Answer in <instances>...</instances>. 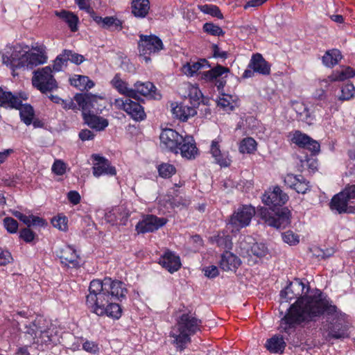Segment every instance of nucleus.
Here are the masks:
<instances>
[{
	"instance_id": "obj_39",
	"label": "nucleus",
	"mask_w": 355,
	"mask_h": 355,
	"mask_svg": "<svg viewBox=\"0 0 355 355\" xmlns=\"http://www.w3.org/2000/svg\"><path fill=\"white\" fill-rule=\"evenodd\" d=\"M19 110L20 118L21 121L26 125L31 124L34 117V110L29 104H22L17 108Z\"/></svg>"
},
{
	"instance_id": "obj_61",
	"label": "nucleus",
	"mask_w": 355,
	"mask_h": 355,
	"mask_svg": "<svg viewBox=\"0 0 355 355\" xmlns=\"http://www.w3.org/2000/svg\"><path fill=\"white\" fill-rule=\"evenodd\" d=\"M213 56L216 58H222L223 60L227 58L228 53L225 51H223L217 44H213L211 46Z\"/></svg>"
},
{
	"instance_id": "obj_50",
	"label": "nucleus",
	"mask_w": 355,
	"mask_h": 355,
	"mask_svg": "<svg viewBox=\"0 0 355 355\" xmlns=\"http://www.w3.org/2000/svg\"><path fill=\"white\" fill-rule=\"evenodd\" d=\"M111 26H114L116 30L120 31L122 29V21L116 17L112 16L104 17L102 27L104 28H109Z\"/></svg>"
},
{
	"instance_id": "obj_3",
	"label": "nucleus",
	"mask_w": 355,
	"mask_h": 355,
	"mask_svg": "<svg viewBox=\"0 0 355 355\" xmlns=\"http://www.w3.org/2000/svg\"><path fill=\"white\" fill-rule=\"evenodd\" d=\"M288 199L279 187H273L265 192L262 202L269 207L258 209L257 215L267 225L276 229H284L291 224V213L287 207H282Z\"/></svg>"
},
{
	"instance_id": "obj_13",
	"label": "nucleus",
	"mask_w": 355,
	"mask_h": 355,
	"mask_svg": "<svg viewBox=\"0 0 355 355\" xmlns=\"http://www.w3.org/2000/svg\"><path fill=\"white\" fill-rule=\"evenodd\" d=\"M168 220L164 217H157L153 214H145L137 223L135 230L137 234H146L157 231L167 223Z\"/></svg>"
},
{
	"instance_id": "obj_63",
	"label": "nucleus",
	"mask_w": 355,
	"mask_h": 355,
	"mask_svg": "<svg viewBox=\"0 0 355 355\" xmlns=\"http://www.w3.org/2000/svg\"><path fill=\"white\" fill-rule=\"evenodd\" d=\"M12 260V255L8 250H0V264L5 266L11 262Z\"/></svg>"
},
{
	"instance_id": "obj_30",
	"label": "nucleus",
	"mask_w": 355,
	"mask_h": 355,
	"mask_svg": "<svg viewBox=\"0 0 355 355\" xmlns=\"http://www.w3.org/2000/svg\"><path fill=\"white\" fill-rule=\"evenodd\" d=\"M70 84L80 91L88 90L94 86V83L88 76L74 74L69 78Z\"/></svg>"
},
{
	"instance_id": "obj_40",
	"label": "nucleus",
	"mask_w": 355,
	"mask_h": 355,
	"mask_svg": "<svg viewBox=\"0 0 355 355\" xmlns=\"http://www.w3.org/2000/svg\"><path fill=\"white\" fill-rule=\"evenodd\" d=\"M288 137L292 143L302 148L306 144L310 141L311 137L308 135L303 133L300 130H295L290 132Z\"/></svg>"
},
{
	"instance_id": "obj_56",
	"label": "nucleus",
	"mask_w": 355,
	"mask_h": 355,
	"mask_svg": "<svg viewBox=\"0 0 355 355\" xmlns=\"http://www.w3.org/2000/svg\"><path fill=\"white\" fill-rule=\"evenodd\" d=\"M67 61H71L72 63L80 64L84 61V57L78 53H74L71 50H64Z\"/></svg>"
},
{
	"instance_id": "obj_18",
	"label": "nucleus",
	"mask_w": 355,
	"mask_h": 355,
	"mask_svg": "<svg viewBox=\"0 0 355 355\" xmlns=\"http://www.w3.org/2000/svg\"><path fill=\"white\" fill-rule=\"evenodd\" d=\"M92 172L94 176L99 178L101 175H115L116 171L114 166H112L110 161L105 157H94Z\"/></svg>"
},
{
	"instance_id": "obj_37",
	"label": "nucleus",
	"mask_w": 355,
	"mask_h": 355,
	"mask_svg": "<svg viewBox=\"0 0 355 355\" xmlns=\"http://www.w3.org/2000/svg\"><path fill=\"white\" fill-rule=\"evenodd\" d=\"M237 97L230 94H223L218 99L217 104L226 112L232 111L236 105Z\"/></svg>"
},
{
	"instance_id": "obj_62",
	"label": "nucleus",
	"mask_w": 355,
	"mask_h": 355,
	"mask_svg": "<svg viewBox=\"0 0 355 355\" xmlns=\"http://www.w3.org/2000/svg\"><path fill=\"white\" fill-rule=\"evenodd\" d=\"M299 177H300V175H295L293 174H288L284 178V183L286 185H287L290 188L294 189V187H295L296 183L298 181Z\"/></svg>"
},
{
	"instance_id": "obj_19",
	"label": "nucleus",
	"mask_w": 355,
	"mask_h": 355,
	"mask_svg": "<svg viewBox=\"0 0 355 355\" xmlns=\"http://www.w3.org/2000/svg\"><path fill=\"white\" fill-rule=\"evenodd\" d=\"M355 76V70L350 67H342L339 70L334 71L327 78L320 81L321 87H327L331 83L343 81Z\"/></svg>"
},
{
	"instance_id": "obj_6",
	"label": "nucleus",
	"mask_w": 355,
	"mask_h": 355,
	"mask_svg": "<svg viewBox=\"0 0 355 355\" xmlns=\"http://www.w3.org/2000/svg\"><path fill=\"white\" fill-rule=\"evenodd\" d=\"M74 101L78 103L82 110V115L84 122L92 129L96 131L105 130L109 124L107 119L94 114L92 110H101L97 107L98 101H102L101 97L94 95L91 93L76 94L73 97Z\"/></svg>"
},
{
	"instance_id": "obj_14",
	"label": "nucleus",
	"mask_w": 355,
	"mask_h": 355,
	"mask_svg": "<svg viewBox=\"0 0 355 355\" xmlns=\"http://www.w3.org/2000/svg\"><path fill=\"white\" fill-rule=\"evenodd\" d=\"M176 327L191 336L201 330L202 321L191 312L182 313L178 319Z\"/></svg>"
},
{
	"instance_id": "obj_36",
	"label": "nucleus",
	"mask_w": 355,
	"mask_h": 355,
	"mask_svg": "<svg viewBox=\"0 0 355 355\" xmlns=\"http://www.w3.org/2000/svg\"><path fill=\"white\" fill-rule=\"evenodd\" d=\"M342 55L338 49L327 51L322 58L323 64L329 68H332L338 64L341 60Z\"/></svg>"
},
{
	"instance_id": "obj_5",
	"label": "nucleus",
	"mask_w": 355,
	"mask_h": 355,
	"mask_svg": "<svg viewBox=\"0 0 355 355\" xmlns=\"http://www.w3.org/2000/svg\"><path fill=\"white\" fill-rule=\"evenodd\" d=\"M160 147L168 153L181 155H196L198 152L196 141L191 135L184 137L175 130L164 129L160 135Z\"/></svg>"
},
{
	"instance_id": "obj_58",
	"label": "nucleus",
	"mask_w": 355,
	"mask_h": 355,
	"mask_svg": "<svg viewBox=\"0 0 355 355\" xmlns=\"http://www.w3.org/2000/svg\"><path fill=\"white\" fill-rule=\"evenodd\" d=\"M53 226L60 230L65 231L67 229V218L65 216H58L52 219Z\"/></svg>"
},
{
	"instance_id": "obj_35",
	"label": "nucleus",
	"mask_w": 355,
	"mask_h": 355,
	"mask_svg": "<svg viewBox=\"0 0 355 355\" xmlns=\"http://www.w3.org/2000/svg\"><path fill=\"white\" fill-rule=\"evenodd\" d=\"M111 84L120 94H124L127 97H134L135 92L133 89L128 87V83L121 80L119 74H116L111 80Z\"/></svg>"
},
{
	"instance_id": "obj_49",
	"label": "nucleus",
	"mask_w": 355,
	"mask_h": 355,
	"mask_svg": "<svg viewBox=\"0 0 355 355\" xmlns=\"http://www.w3.org/2000/svg\"><path fill=\"white\" fill-rule=\"evenodd\" d=\"M250 250L252 254L259 258L266 257L269 252L267 246L263 243H253Z\"/></svg>"
},
{
	"instance_id": "obj_43",
	"label": "nucleus",
	"mask_w": 355,
	"mask_h": 355,
	"mask_svg": "<svg viewBox=\"0 0 355 355\" xmlns=\"http://www.w3.org/2000/svg\"><path fill=\"white\" fill-rule=\"evenodd\" d=\"M300 162L302 171L315 172L318 168V160L315 157H302Z\"/></svg>"
},
{
	"instance_id": "obj_52",
	"label": "nucleus",
	"mask_w": 355,
	"mask_h": 355,
	"mask_svg": "<svg viewBox=\"0 0 355 355\" xmlns=\"http://www.w3.org/2000/svg\"><path fill=\"white\" fill-rule=\"evenodd\" d=\"M67 59L64 53V51L58 55L55 59L53 64V71L55 72H58L62 70L64 67H66L67 64Z\"/></svg>"
},
{
	"instance_id": "obj_42",
	"label": "nucleus",
	"mask_w": 355,
	"mask_h": 355,
	"mask_svg": "<svg viewBox=\"0 0 355 355\" xmlns=\"http://www.w3.org/2000/svg\"><path fill=\"white\" fill-rule=\"evenodd\" d=\"M296 112L299 116V119L309 125L313 123V117L311 114L308 108L303 104H297L295 106Z\"/></svg>"
},
{
	"instance_id": "obj_7",
	"label": "nucleus",
	"mask_w": 355,
	"mask_h": 355,
	"mask_svg": "<svg viewBox=\"0 0 355 355\" xmlns=\"http://www.w3.org/2000/svg\"><path fill=\"white\" fill-rule=\"evenodd\" d=\"M316 291L309 293V286L299 279H295L294 282H291L284 290L281 291L280 297L286 302H288L295 298H297V300L290 306L287 313L282 318H284L291 312V309L293 306H295V309L297 311L302 309L306 303L308 297L313 296Z\"/></svg>"
},
{
	"instance_id": "obj_16",
	"label": "nucleus",
	"mask_w": 355,
	"mask_h": 355,
	"mask_svg": "<svg viewBox=\"0 0 355 355\" xmlns=\"http://www.w3.org/2000/svg\"><path fill=\"white\" fill-rule=\"evenodd\" d=\"M47 62V56L43 46L33 47L26 53L24 58V69H32L38 65L43 64Z\"/></svg>"
},
{
	"instance_id": "obj_60",
	"label": "nucleus",
	"mask_w": 355,
	"mask_h": 355,
	"mask_svg": "<svg viewBox=\"0 0 355 355\" xmlns=\"http://www.w3.org/2000/svg\"><path fill=\"white\" fill-rule=\"evenodd\" d=\"M75 3L80 10H85L89 14H94V10L90 6L89 0H75Z\"/></svg>"
},
{
	"instance_id": "obj_47",
	"label": "nucleus",
	"mask_w": 355,
	"mask_h": 355,
	"mask_svg": "<svg viewBox=\"0 0 355 355\" xmlns=\"http://www.w3.org/2000/svg\"><path fill=\"white\" fill-rule=\"evenodd\" d=\"M355 96V87L352 83H347L341 87V94L338 100L341 101H349Z\"/></svg>"
},
{
	"instance_id": "obj_26",
	"label": "nucleus",
	"mask_w": 355,
	"mask_h": 355,
	"mask_svg": "<svg viewBox=\"0 0 355 355\" xmlns=\"http://www.w3.org/2000/svg\"><path fill=\"white\" fill-rule=\"evenodd\" d=\"M191 334L178 329L175 327L170 333V336L173 338L172 344L180 352L183 351L187 345L191 343Z\"/></svg>"
},
{
	"instance_id": "obj_15",
	"label": "nucleus",
	"mask_w": 355,
	"mask_h": 355,
	"mask_svg": "<svg viewBox=\"0 0 355 355\" xmlns=\"http://www.w3.org/2000/svg\"><path fill=\"white\" fill-rule=\"evenodd\" d=\"M55 253L63 266L70 268L80 266V257L71 245H63L56 250Z\"/></svg>"
},
{
	"instance_id": "obj_17",
	"label": "nucleus",
	"mask_w": 355,
	"mask_h": 355,
	"mask_svg": "<svg viewBox=\"0 0 355 355\" xmlns=\"http://www.w3.org/2000/svg\"><path fill=\"white\" fill-rule=\"evenodd\" d=\"M228 73H230V69L227 67L218 64L209 71H205L202 74V78L209 82L216 81V85L220 89L225 86L226 80L224 78L227 77Z\"/></svg>"
},
{
	"instance_id": "obj_20",
	"label": "nucleus",
	"mask_w": 355,
	"mask_h": 355,
	"mask_svg": "<svg viewBox=\"0 0 355 355\" xmlns=\"http://www.w3.org/2000/svg\"><path fill=\"white\" fill-rule=\"evenodd\" d=\"M355 76V70L350 67H342L339 70L334 71L327 78L320 81L321 87H327L331 83L343 81Z\"/></svg>"
},
{
	"instance_id": "obj_29",
	"label": "nucleus",
	"mask_w": 355,
	"mask_h": 355,
	"mask_svg": "<svg viewBox=\"0 0 355 355\" xmlns=\"http://www.w3.org/2000/svg\"><path fill=\"white\" fill-rule=\"evenodd\" d=\"M286 347V343L281 335H275L267 340L266 349L271 353H283Z\"/></svg>"
},
{
	"instance_id": "obj_46",
	"label": "nucleus",
	"mask_w": 355,
	"mask_h": 355,
	"mask_svg": "<svg viewBox=\"0 0 355 355\" xmlns=\"http://www.w3.org/2000/svg\"><path fill=\"white\" fill-rule=\"evenodd\" d=\"M202 30L205 33L216 37L223 36L225 31L218 26L212 22L204 24Z\"/></svg>"
},
{
	"instance_id": "obj_23",
	"label": "nucleus",
	"mask_w": 355,
	"mask_h": 355,
	"mask_svg": "<svg viewBox=\"0 0 355 355\" xmlns=\"http://www.w3.org/2000/svg\"><path fill=\"white\" fill-rule=\"evenodd\" d=\"M159 263L171 273L178 271L182 266L180 257L171 251L166 252L159 258Z\"/></svg>"
},
{
	"instance_id": "obj_41",
	"label": "nucleus",
	"mask_w": 355,
	"mask_h": 355,
	"mask_svg": "<svg viewBox=\"0 0 355 355\" xmlns=\"http://www.w3.org/2000/svg\"><path fill=\"white\" fill-rule=\"evenodd\" d=\"M256 148L257 142L252 137L244 138L239 145V151L242 154H252Z\"/></svg>"
},
{
	"instance_id": "obj_21",
	"label": "nucleus",
	"mask_w": 355,
	"mask_h": 355,
	"mask_svg": "<svg viewBox=\"0 0 355 355\" xmlns=\"http://www.w3.org/2000/svg\"><path fill=\"white\" fill-rule=\"evenodd\" d=\"M355 76V70L350 67H342L339 70L334 71L327 78L320 81L321 87H327L331 83L343 81Z\"/></svg>"
},
{
	"instance_id": "obj_12",
	"label": "nucleus",
	"mask_w": 355,
	"mask_h": 355,
	"mask_svg": "<svg viewBox=\"0 0 355 355\" xmlns=\"http://www.w3.org/2000/svg\"><path fill=\"white\" fill-rule=\"evenodd\" d=\"M128 98L115 99L114 105L118 109L124 110L135 121H140L145 119L146 115L144 107L138 102Z\"/></svg>"
},
{
	"instance_id": "obj_1",
	"label": "nucleus",
	"mask_w": 355,
	"mask_h": 355,
	"mask_svg": "<svg viewBox=\"0 0 355 355\" xmlns=\"http://www.w3.org/2000/svg\"><path fill=\"white\" fill-rule=\"evenodd\" d=\"M323 315L327 318V324L322 326L321 331L325 341L344 339L349 336L348 326L344 319L345 315L320 291H316L313 296L308 297L302 309L297 311L295 306H293L291 312L281 319L279 329L290 335L298 325L303 322H316Z\"/></svg>"
},
{
	"instance_id": "obj_8",
	"label": "nucleus",
	"mask_w": 355,
	"mask_h": 355,
	"mask_svg": "<svg viewBox=\"0 0 355 355\" xmlns=\"http://www.w3.org/2000/svg\"><path fill=\"white\" fill-rule=\"evenodd\" d=\"M28 51V46L24 44H8L0 52L2 62L13 71L21 69L24 67V58Z\"/></svg>"
},
{
	"instance_id": "obj_9",
	"label": "nucleus",
	"mask_w": 355,
	"mask_h": 355,
	"mask_svg": "<svg viewBox=\"0 0 355 355\" xmlns=\"http://www.w3.org/2000/svg\"><path fill=\"white\" fill-rule=\"evenodd\" d=\"M32 84L43 94L51 92L58 87L53 70L50 66H46L35 70L33 72Z\"/></svg>"
},
{
	"instance_id": "obj_25",
	"label": "nucleus",
	"mask_w": 355,
	"mask_h": 355,
	"mask_svg": "<svg viewBox=\"0 0 355 355\" xmlns=\"http://www.w3.org/2000/svg\"><path fill=\"white\" fill-rule=\"evenodd\" d=\"M241 263L240 258L229 251L223 253L219 261L220 267L224 271L235 272Z\"/></svg>"
},
{
	"instance_id": "obj_48",
	"label": "nucleus",
	"mask_w": 355,
	"mask_h": 355,
	"mask_svg": "<svg viewBox=\"0 0 355 355\" xmlns=\"http://www.w3.org/2000/svg\"><path fill=\"white\" fill-rule=\"evenodd\" d=\"M199 9L205 14L210 15L218 19H223V15L220 9L215 5L205 4L199 6Z\"/></svg>"
},
{
	"instance_id": "obj_59",
	"label": "nucleus",
	"mask_w": 355,
	"mask_h": 355,
	"mask_svg": "<svg viewBox=\"0 0 355 355\" xmlns=\"http://www.w3.org/2000/svg\"><path fill=\"white\" fill-rule=\"evenodd\" d=\"M19 236L26 243H31L35 239V233L28 228H24L19 232Z\"/></svg>"
},
{
	"instance_id": "obj_11",
	"label": "nucleus",
	"mask_w": 355,
	"mask_h": 355,
	"mask_svg": "<svg viewBox=\"0 0 355 355\" xmlns=\"http://www.w3.org/2000/svg\"><path fill=\"white\" fill-rule=\"evenodd\" d=\"M254 207L251 205H242L239 207L231 216L228 225L239 231L243 227L250 225L252 217L255 215Z\"/></svg>"
},
{
	"instance_id": "obj_38",
	"label": "nucleus",
	"mask_w": 355,
	"mask_h": 355,
	"mask_svg": "<svg viewBox=\"0 0 355 355\" xmlns=\"http://www.w3.org/2000/svg\"><path fill=\"white\" fill-rule=\"evenodd\" d=\"M211 242L216 243L218 247L230 250L232 247V238L225 232H219L217 235L211 237Z\"/></svg>"
},
{
	"instance_id": "obj_51",
	"label": "nucleus",
	"mask_w": 355,
	"mask_h": 355,
	"mask_svg": "<svg viewBox=\"0 0 355 355\" xmlns=\"http://www.w3.org/2000/svg\"><path fill=\"white\" fill-rule=\"evenodd\" d=\"M282 238L284 242L290 245H295L300 242V237L293 231L288 230L282 234Z\"/></svg>"
},
{
	"instance_id": "obj_24",
	"label": "nucleus",
	"mask_w": 355,
	"mask_h": 355,
	"mask_svg": "<svg viewBox=\"0 0 355 355\" xmlns=\"http://www.w3.org/2000/svg\"><path fill=\"white\" fill-rule=\"evenodd\" d=\"M248 68L257 73L268 76L270 73V64L260 53L253 54L248 64Z\"/></svg>"
},
{
	"instance_id": "obj_55",
	"label": "nucleus",
	"mask_w": 355,
	"mask_h": 355,
	"mask_svg": "<svg viewBox=\"0 0 355 355\" xmlns=\"http://www.w3.org/2000/svg\"><path fill=\"white\" fill-rule=\"evenodd\" d=\"M67 168V166L63 161L61 159H55L52 166L51 170L52 172L57 175H62L66 173Z\"/></svg>"
},
{
	"instance_id": "obj_33",
	"label": "nucleus",
	"mask_w": 355,
	"mask_h": 355,
	"mask_svg": "<svg viewBox=\"0 0 355 355\" xmlns=\"http://www.w3.org/2000/svg\"><path fill=\"white\" fill-rule=\"evenodd\" d=\"M55 15L63 20L69 26L71 32L78 31V17L71 12L67 10L55 11Z\"/></svg>"
},
{
	"instance_id": "obj_4",
	"label": "nucleus",
	"mask_w": 355,
	"mask_h": 355,
	"mask_svg": "<svg viewBox=\"0 0 355 355\" xmlns=\"http://www.w3.org/2000/svg\"><path fill=\"white\" fill-rule=\"evenodd\" d=\"M53 325L42 316L37 317L28 324H25L19 339V347L17 355H30L29 349L33 347L40 351L44 350L53 340Z\"/></svg>"
},
{
	"instance_id": "obj_53",
	"label": "nucleus",
	"mask_w": 355,
	"mask_h": 355,
	"mask_svg": "<svg viewBox=\"0 0 355 355\" xmlns=\"http://www.w3.org/2000/svg\"><path fill=\"white\" fill-rule=\"evenodd\" d=\"M311 185L309 184V182L307 181L303 176L300 175L298 181L296 183V186L294 187V190H295L298 193L304 194L309 191Z\"/></svg>"
},
{
	"instance_id": "obj_64",
	"label": "nucleus",
	"mask_w": 355,
	"mask_h": 355,
	"mask_svg": "<svg viewBox=\"0 0 355 355\" xmlns=\"http://www.w3.org/2000/svg\"><path fill=\"white\" fill-rule=\"evenodd\" d=\"M342 192L350 202L351 200L355 199V185L347 186Z\"/></svg>"
},
{
	"instance_id": "obj_44",
	"label": "nucleus",
	"mask_w": 355,
	"mask_h": 355,
	"mask_svg": "<svg viewBox=\"0 0 355 355\" xmlns=\"http://www.w3.org/2000/svg\"><path fill=\"white\" fill-rule=\"evenodd\" d=\"M157 171L160 177L169 178L176 173L175 167L168 163H162L157 166Z\"/></svg>"
},
{
	"instance_id": "obj_10",
	"label": "nucleus",
	"mask_w": 355,
	"mask_h": 355,
	"mask_svg": "<svg viewBox=\"0 0 355 355\" xmlns=\"http://www.w3.org/2000/svg\"><path fill=\"white\" fill-rule=\"evenodd\" d=\"M138 46L140 55L144 57L146 62H148L150 58L148 55L160 51L163 49L164 44L162 40L155 35L141 34Z\"/></svg>"
},
{
	"instance_id": "obj_54",
	"label": "nucleus",
	"mask_w": 355,
	"mask_h": 355,
	"mask_svg": "<svg viewBox=\"0 0 355 355\" xmlns=\"http://www.w3.org/2000/svg\"><path fill=\"white\" fill-rule=\"evenodd\" d=\"M3 226L8 232L15 234L18 230V223L11 217H6L3 219Z\"/></svg>"
},
{
	"instance_id": "obj_45",
	"label": "nucleus",
	"mask_w": 355,
	"mask_h": 355,
	"mask_svg": "<svg viewBox=\"0 0 355 355\" xmlns=\"http://www.w3.org/2000/svg\"><path fill=\"white\" fill-rule=\"evenodd\" d=\"M188 96L191 103L195 106L200 104V102L202 100V94L198 87L189 85L188 87Z\"/></svg>"
},
{
	"instance_id": "obj_2",
	"label": "nucleus",
	"mask_w": 355,
	"mask_h": 355,
	"mask_svg": "<svg viewBox=\"0 0 355 355\" xmlns=\"http://www.w3.org/2000/svg\"><path fill=\"white\" fill-rule=\"evenodd\" d=\"M85 304L88 310L98 316L119 319L122 309L116 301L125 299L128 289L121 281L105 277L90 282Z\"/></svg>"
},
{
	"instance_id": "obj_31",
	"label": "nucleus",
	"mask_w": 355,
	"mask_h": 355,
	"mask_svg": "<svg viewBox=\"0 0 355 355\" xmlns=\"http://www.w3.org/2000/svg\"><path fill=\"white\" fill-rule=\"evenodd\" d=\"M172 113L175 118L185 121L189 117L194 116L196 114V110L193 107L180 103L172 108Z\"/></svg>"
},
{
	"instance_id": "obj_57",
	"label": "nucleus",
	"mask_w": 355,
	"mask_h": 355,
	"mask_svg": "<svg viewBox=\"0 0 355 355\" xmlns=\"http://www.w3.org/2000/svg\"><path fill=\"white\" fill-rule=\"evenodd\" d=\"M303 148L310 151L312 155H315L319 154L320 151V144L317 140L310 137V141L306 144Z\"/></svg>"
},
{
	"instance_id": "obj_32",
	"label": "nucleus",
	"mask_w": 355,
	"mask_h": 355,
	"mask_svg": "<svg viewBox=\"0 0 355 355\" xmlns=\"http://www.w3.org/2000/svg\"><path fill=\"white\" fill-rule=\"evenodd\" d=\"M209 67L206 59H200L198 61H190L183 65L182 71L187 76H193L200 69Z\"/></svg>"
},
{
	"instance_id": "obj_34",
	"label": "nucleus",
	"mask_w": 355,
	"mask_h": 355,
	"mask_svg": "<svg viewBox=\"0 0 355 355\" xmlns=\"http://www.w3.org/2000/svg\"><path fill=\"white\" fill-rule=\"evenodd\" d=\"M150 10L148 0H133L132 1V13L138 18H144Z\"/></svg>"
},
{
	"instance_id": "obj_27",
	"label": "nucleus",
	"mask_w": 355,
	"mask_h": 355,
	"mask_svg": "<svg viewBox=\"0 0 355 355\" xmlns=\"http://www.w3.org/2000/svg\"><path fill=\"white\" fill-rule=\"evenodd\" d=\"M19 105H21V100L18 96L0 88V106L6 108H17Z\"/></svg>"
},
{
	"instance_id": "obj_22",
	"label": "nucleus",
	"mask_w": 355,
	"mask_h": 355,
	"mask_svg": "<svg viewBox=\"0 0 355 355\" xmlns=\"http://www.w3.org/2000/svg\"><path fill=\"white\" fill-rule=\"evenodd\" d=\"M349 201L341 191L335 195L330 202V207L336 210L338 214L355 213V207L349 205Z\"/></svg>"
},
{
	"instance_id": "obj_28",
	"label": "nucleus",
	"mask_w": 355,
	"mask_h": 355,
	"mask_svg": "<svg viewBox=\"0 0 355 355\" xmlns=\"http://www.w3.org/2000/svg\"><path fill=\"white\" fill-rule=\"evenodd\" d=\"M133 91L135 94L133 98H137L138 94L144 96L155 98L156 88L152 83L137 81L135 83Z\"/></svg>"
}]
</instances>
